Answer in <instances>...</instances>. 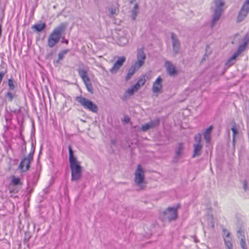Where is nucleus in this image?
<instances>
[{
    "instance_id": "nucleus-7",
    "label": "nucleus",
    "mask_w": 249,
    "mask_h": 249,
    "mask_svg": "<svg viewBox=\"0 0 249 249\" xmlns=\"http://www.w3.org/2000/svg\"><path fill=\"white\" fill-rule=\"evenodd\" d=\"M179 208H180L179 204L173 207H168L163 212L164 219L170 222L176 220L178 217L177 210Z\"/></svg>"
},
{
    "instance_id": "nucleus-11",
    "label": "nucleus",
    "mask_w": 249,
    "mask_h": 249,
    "mask_svg": "<svg viewBox=\"0 0 249 249\" xmlns=\"http://www.w3.org/2000/svg\"><path fill=\"white\" fill-rule=\"evenodd\" d=\"M126 58L125 56L120 57L116 62L114 63L113 66L110 70L112 73H116L119 70L120 67L123 65V63L125 62Z\"/></svg>"
},
{
    "instance_id": "nucleus-34",
    "label": "nucleus",
    "mask_w": 249,
    "mask_h": 249,
    "mask_svg": "<svg viewBox=\"0 0 249 249\" xmlns=\"http://www.w3.org/2000/svg\"><path fill=\"white\" fill-rule=\"evenodd\" d=\"M150 128H152V127L150 123L146 124L142 126L141 130L143 131H146Z\"/></svg>"
},
{
    "instance_id": "nucleus-24",
    "label": "nucleus",
    "mask_w": 249,
    "mask_h": 249,
    "mask_svg": "<svg viewBox=\"0 0 249 249\" xmlns=\"http://www.w3.org/2000/svg\"><path fill=\"white\" fill-rule=\"evenodd\" d=\"M16 85L17 83L16 81L13 78H10L8 80V86L9 90H14Z\"/></svg>"
},
{
    "instance_id": "nucleus-30",
    "label": "nucleus",
    "mask_w": 249,
    "mask_h": 249,
    "mask_svg": "<svg viewBox=\"0 0 249 249\" xmlns=\"http://www.w3.org/2000/svg\"><path fill=\"white\" fill-rule=\"evenodd\" d=\"M240 246L242 249H247L245 237H243L240 238Z\"/></svg>"
},
{
    "instance_id": "nucleus-36",
    "label": "nucleus",
    "mask_w": 249,
    "mask_h": 249,
    "mask_svg": "<svg viewBox=\"0 0 249 249\" xmlns=\"http://www.w3.org/2000/svg\"><path fill=\"white\" fill-rule=\"evenodd\" d=\"M237 236L239 238H241V237H245V235H244V232L243 230H242L241 229H240L238 231H237Z\"/></svg>"
},
{
    "instance_id": "nucleus-14",
    "label": "nucleus",
    "mask_w": 249,
    "mask_h": 249,
    "mask_svg": "<svg viewBox=\"0 0 249 249\" xmlns=\"http://www.w3.org/2000/svg\"><path fill=\"white\" fill-rule=\"evenodd\" d=\"M89 71L88 68H81L79 67L77 69V71L78 72L79 75L82 78L83 81H88V79H89L88 75V71Z\"/></svg>"
},
{
    "instance_id": "nucleus-35",
    "label": "nucleus",
    "mask_w": 249,
    "mask_h": 249,
    "mask_svg": "<svg viewBox=\"0 0 249 249\" xmlns=\"http://www.w3.org/2000/svg\"><path fill=\"white\" fill-rule=\"evenodd\" d=\"M195 141L196 142V143L200 144L201 140V135L200 133L197 134L195 136Z\"/></svg>"
},
{
    "instance_id": "nucleus-41",
    "label": "nucleus",
    "mask_w": 249,
    "mask_h": 249,
    "mask_svg": "<svg viewBox=\"0 0 249 249\" xmlns=\"http://www.w3.org/2000/svg\"><path fill=\"white\" fill-rule=\"evenodd\" d=\"M61 39H62V40H61V42L62 43H65L66 44H68L69 40L68 39H65V37L63 36V35H62V37Z\"/></svg>"
},
{
    "instance_id": "nucleus-37",
    "label": "nucleus",
    "mask_w": 249,
    "mask_h": 249,
    "mask_svg": "<svg viewBox=\"0 0 249 249\" xmlns=\"http://www.w3.org/2000/svg\"><path fill=\"white\" fill-rule=\"evenodd\" d=\"M109 11L111 15L116 14V8L115 7H110L109 8Z\"/></svg>"
},
{
    "instance_id": "nucleus-21",
    "label": "nucleus",
    "mask_w": 249,
    "mask_h": 249,
    "mask_svg": "<svg viewBox=\"0 0 249 249\" xmlns=\"http://www.w3.org/2000/svg\"><path fill=\"white\" fill-rule=\"evenodd\" d=\"M46 27L45 23H40L35 24L32 26V29H35L37 32H41Z\"/></svg>"
},
{
    "instance_id": "nucleus-29",
    "label": "nucleus",
    "mask_w": 249,
    "mask_h": 249,
    "mask_svg": "<svg viewBox=\"0 0 249 249\" xmlns=\"http://www.w3.org/2000/svg\"><path fill=\"white\" fill-rule=\"evenodd\" d=\"M11 184L13 185L16 186L18 185H21L22 183L20 181V178H16L15 177H13L11 180Z\"/></svg>"
},
{
    "instance_id": "nucleus-12",
    "label": "nucleus",
    "mask_w": 249,
    "mask_h": 249,
    "mask_svg": "<svg viewBox=\"0 0 249 249\" xmlns=\"http://www.w3.org/2000/svg\"><path fill=\"white\" fill-rule=\"evenodd\" d=\"M162 79L159 76L154 82L152 87V91L154 93H160L162 89Z\"/></svg>"
},
{
    "instance_id": "nucleus-18",
    "label": "nucleus",
    "mask_w": 249,
    "mask_h": 249,
    "mask_svg": "<svg viewBox=\"0 0 249 249\" xmlns=\"http://www.w3.org/2000/svg\"><path fill=\"white\" fill-rule=\"evenodd\" d=\"M12 90H9L6 92L4 95V98L6 101L9 102H12L13 100L17 98V95L15 92H13Z\"/></svg>"
},
{
    "instance_id": "nucleus-1",
    "label": "nucleus",
    "mask_w": 249,
    "mask_h": 249,
    "mask_svg": "<svg viewBox=\"0 0 249 249\" xmlns=\"http://www.w3.org/2000/svg\"><path fill=\"white\" fill-rule=\"evenodd\" d=\"M70 167L71 170L72 181H78L82 178V167L74 155V152L70 145L68 146Z\"/></svg>"
},
{
    "instance_id": "nucleus-44",
    "label": "nucleus",
    "mask_w": 249,
    "mask_h": 249,
    "mask_svg": "<svg viewBox=\"0 0 249 249\" xmlns=\"http://www.w3.org/2000/svg\"><path fill=\"white\" fill-rule=\"evenodd\" d=\"M35 145L34 144V143L32 142V147H31V152H35Z\"/></svg>"
},
{
    "instance_id": "nucleus-42",
    "label": "nucleus",
    "mask_w": 249,
    "mask_h": 249,
    "mask_svg": "<svg viewBox=\"0 0 249 249\" xmlns=\"http://www.w3.org/2000/svg\"><path fill=\"white\" fill-rule=\"evenodd\" d=\"M30 238V236L29 234H25L24 238V244H26L27 242H28L29 239Z\"/></svg>"
},
{
    "instance_id": "nucleus-2",
    "label": "nucleus",
    "mask_w": 249,
    "mask_h": 249,
    "mask_svg": "<svg viewBox=\"0 0 249 249\" xmlns=\"http://www.w3.org/2000/svg\"><path fill=\"white\" fill-rule=\"evenodd\" d=\"M66 27L67 25L62 23L53 29L48 38L47 45L49 47L52 48L59 42Z\"/></svg>"
},
{
    "instance_id": "nucleus-46",
    "label": "nucleus",
    "mask_w": 249,
    "mask_h": 249,
    "mask_svg": "<svg viewBox=\"0 0 249 249\" xmlns=\"http://www.w3.org/2000/svg\"><path fill=\"white\" fill-rule=\"evenodd\" d=\"M22 151L23 152H24L26 151V145H23L22 147Z\"/></svg>"
},
{
    "instance_id": "nucleus-38",
    "label": "nucleus",
    "mask_w": 249,
    "mask_h": 249,
    "mask_svg": "<svg viewBox=\"0 0 249 249\" xmlns=\"http://www.w3.org/2000/svg\"><path fill=\"white\" fill-rule=\"evenodd\" d=\"M136 91L135 90H134V89H133V87H132L130 89H129L127 90L126 92L128 94H129V95H131L132 94H134V93Z\"/></svg>"
},
{
    "instance_id": "nucleus-16",
    "label": "nucleus",
    "mask_w": 249,
    "mask_h": 249,
    "mask_svg": "<svg viewBox=\"0 0 249 249\" xmlns=\"http://www.w3.org/2000/svg\"><path fill=\"white\" fill-rule=\"evenodd\" d=\"M141 67H139L138 64L135 63L129 69L127 74L126 76V80H128L134 74L135 71L139 69Z\"/></svg>"
},
{
    "instance_id": "nucleus-6",
    "label": "nucleus",
    "mask_w": 249,
    "mask_h": 249,
    "mask_svg": "<svg viewBox=\"0 0 249 249\" xmlns=\"http://www.w3.org/2000/svg\"><path fill=\"white\" fill-rule=\"evenodd\" d=\"M134 182L135 184L142 189V184L144 183V173L140 164L137 166L134 173Z\"/></svg>"
},
{
    "instance_id": "nucleus-19",
    "label": "nucleus",
    "mask_w": 249,
    "mask_h": 249,
    "mask_svg": "<svg viewBox=\"0 0 249 249\" xmlns=\"http://www.w3.org/2000/svg\"><path fill=\"white\" fill-rule=\"evenodd\" d=\"M69 49H66L61 51L60 53H59L58 54V59L56 60H54V64L56 65L57 64H59L60 61L63 60L65 55L66 54L69 52Z\"/></svg>"
},
{
    "instance_id": "nucleus-40",
    "label": "nucleus",
    "mask_w": 249,
    "mask_h": 249,
    "mask_svg": "<svg viewBox=\"0 0 249 249\" xmlns=\"http://www.w3.org/2000/svg\"><path fill=\"white\" fill-rule=\"evenodd\" d=\"M34 152H30V153L28 154V155L27 157H25L26 158L28 159L29 160H31V161L33 160V155H34Z\"/></svg>"
},
{
    "instance_id": "nucleus-22",
    "label": "nucleus",
    "mask_w": 249,
    "mask_h": 249,
    "mask_svg": "<svg viewBox=\"0 0 249 249\" xmlns=\"http://www.w3.org/2000/svg\"><path fill=\"white\" fill-rule=\"evenodd\" d=\"M212 129V126H210L208 128L206 129V131L204 133V137L207 143L210 142L211 141V133Z\"/></svg>"
},
{
    "instance_id": "nucleus-3",
    "label": "nucleus",
    "mask_w": 249,
    "mask_h": 249,
    "mask_svg": "<svg viewBox=\"0 0 249 249\" xmlns=\"http://www.w3.org/2000/svg\"><path fill=\"white\" fill-rule=\"evenodd\" d=\"M213 3L214 8L211 23V28H213L219 20L223 13V7L225 5V2L223 0H214Z\"/></svg>"
},
{
    "instance_id": "nucleus-20",
    "label": "nucleus",
    "mask_w": 249,
    "mask_h": 249,
    "mask_svg": "<svg viewBox=\"0 0 249 249\" xmlns=\"http://www.w3.org/2000/svg\"><path fill=\"white\" fill-rule=\"evenodd\" d=\"M145 75H143L142 77L138 80L137 83L132 87L134 90L137 91L141 86L145 84Z\"/></svg>"
},
{
    "instance_id": "nucleus-45",
    "label": "nucleus",
    "mask_w": 249,
    "mask_h": 249,
    "mask_svg": "<svg viewBox=\"0 0 249 249\" xmlns=\"http://www.w3.org/2000/svg\"><path fill=\"white\" fill-rule=\"evenodd\" d=\"M129 120H130V119H129V117H125L124 118V121H125V122L126 123H128L129 122Z\"/></svg>"
},
{
    "instance_id": "nucleus-39",
    "label": "nucleus",
    "mask_w": 249,
    "mask_h": 249,
    "mask_svg": "<svg viewBox=\"0 0 249 249\" xmlns=\"http://www.w3.org/2000/svg\"><path fill=\"white\" fill-rule=\"evenodd\" d=\"M6 72H7V71H0V81H2L4 76H5Z\"/></svg>"
},
{
    "instance_id": "nucleus-8",
    "label": "nucleus",
    "mask_w": 249,
    "mask_h": 249,
    "mask_svg": "<svg viewBox=\"0 0 249 249\" xmlns=\"http://www.w3.org/2000/svg\"><path fill=\"white\" fill-rule=\"evenodd\" d=\"M249 13V1L246 0L244 2L237 17V22L243 21Z\"/></svg>"
},
{
    "instance_id": "nucleus-4",
    "label": "nucleus",
    "mask_w": 249,
    "mask_h": 249,
    "mask_svg": "<svg viewBox=\"0 0 249 249\" xmlns=\"http://www.w3.org/2000/svg\"><path fill=\"white\" fill-rule=\"evenodd\" d=\"M75 100L84 108L94 113L97 112L98 110L97 106L91 100L81 96L76 97Z\"/></svg>"
},
{
    "instance_id": "nucleus-33",
    "label": "nucleus",
    "mask_w": 249,
    "mask_h": 249,
    "mask_svg": "<svg viewBox=\"0 0 249 249\" xmlns=\"http://www.w3.org/2000/svg\"><path fill=\"white\" fill-rule=\"evenodd\" d=\"M149 123H150L152 128H154V127L159 125V124L160 123V119H157L155 120L151 121Z\"/></svg>"
},
{
    "instance_id": "nucleus-13",
    "label": "nucleus",
    "mask_w": 249,
    "mask_h": 249,
    "mask_svg": "<svg viewBox=\"0 0 249 249\" xmlns=\"http://www.w3.org/2000/svg\"><path fill=\"white\" fill-rule=\"evenodd\" d=\"M31 160L26 158L25 157H24L19 165V168L21 170L22 172H25L27 171L30 168V164L31 162Z\"/></svg>"
},
{
    "instance_id": "nucleus-15",
    "label": "nucleus",
    "mask_w": 249,
    "mask_h": 249,
    "mask_svg": "<svg viewBox=\"0 0 249 249\" xmlns=\"http://www.w3.org/2000/svg\"><path fill=\"white\" fill-rule=\"evenodd\" d=\"M165 66L167 72L170 76H173L177 73L175 67L170 62H166Z\"/></svg>"
},
{
    "instance_id": "nucleus-27",
    "label": "nucleus",
    "mask_w": 249,
    "mask_h": 249,
    "mask_svg": "<svg viewBox=\"0 0 249 249\" xmlns=\"http://www.w3.org/2000/svg\"><path fill=\"white\" fill-rule=\"evenodd\" d=\"M231 238L225 239L224 243L227 249H233Z\"/></svg>"
},
{
    "instance_id": "nucleus-9",
    "label": "nucleus",
    "mask_w": 249,
    "mask_h": 249,
    "mask_svg": "<svg viewBox=\"0 0 249 249\" xmlns=\"http://www.w3.org/2000/svg\"><path fill=\"white\" fill-rule=\"evenodd\" d=\"M143 50V47H142L141 49H138L137 50V61L135 63L138 64L139 67H142L143 65L146 58Z\"/></svg>"
},
{
    "instance_id": "nucleus-5",
    "label": "nucleus",
    "mask_w": 249,
    "mask_h": 249,
    "mask_svg": "<svg viewBox=\"0 0 249 249\" xmlns=\"http://www.w3.org/2000/svg\"><path fill=\"white\" fill-rule=\"evenodd\" d=\"M244 43L240 44L237 51L231 56L226 63V65L229 67L233 65L235 63V61L237 57L243 52L246 49V46L249 42V38L248 35H246L243 38Z\"/></svg>"
},
{
    "instance_id": "nucleus-48",
    "label": "nucleus",
    "mask_w": 249,
    "mask_h": 249,
    "mask_svg": "<svg viewBox=\"0 0 249 249\" xmlns=\"http://www.w3.org/2000/svg\"><path fill=\"white\" fill-rule=\"evenodd\" d=\"M53 54V52L47 54L48 57L51 56Z\"/></svg>"
},
{
    "instance_id": "nucleus-43",
    "label": "nucleus",
    "mask_w": 249,
    "mask_h": 249,
    "mask_svg": "<svg viewBox=\"0 0 249 249\" xmlns=\"http://www.w3.org/2000/svg\"><path fill=\"white\" fill-rule=\"evenodd\" d=\"M243 188L245 191L247 190V182L246 180H244L243 182Z\"/></svg>"
},
{
    "instance_id": "nucleus-10",
    "label": "nucleus",
    "mask_w": 249,
    "mask_h": 249,
    "mask_svg": "<svg viewBox=\"0 0 249 249\" xmlns=\"http://www.w3.org/2000/svg\"><path fill=\"white\" fill-rule=\"evenodd\" d=\"M171 37L172 42V46L174 53H175V54H177V53H178L180 49L179 41L178 39V37L176 36V35L173 33H172L171 34Z\"/></svg>"
},
{
    "instance_id": "nucleus-31",
    "label": "nucleus",
    "mask_w": 249,
    "mask_h": 249,
    "mask_svg": "<svg viewBox=\"0 0 249 249\" xmlns=\"http://www.w3.org/2000/svg\"><path fill=\"white\" fill-rule=\"evenodd\" d=\"M223 232L224 240H225V239L231 238L230 236L231 235L230 232L229 231H228L226 229H223Z\"/></svg>"
},
{
    "instance_id": "nucleus-17",
    "label": "nucleus",
    "mask_w": 249,
    "mask_h": 249,
    "mask_svg": "<svg viewBox=\"0 0 249 249\" xmlns=\"http://www.w3.org/2000/svg\"><path fill=\"white\" fill-rule=\"evenodd\" d=\"M194 153L192 155V158L200 156L201 155V151L202 148V145L199 143L194 144Z\"/></svg>"
},
{
    "instance_id": "nucleus-26",
    "label": "nucleus",
    "mask_w": 249,
    "mask_h": 249,
    "mask_svg": "<svg viewBox=\"0 0 249 249\" xmlns=\"http://www.w3.org/2000/svg\"><path fill=\"white\" fill-rule=\"evenodd\" d=\"M183 149V147L182 143H179L178 144V148L176 152V156L175 158L178 159V157L180 156L182 153V150Z\"/></svg>"
},
{
    "instance_id": "nucleus-23",
    "label": "nucleus",
    "mask_w": 249,
    "mask_h": 249,
    "mask_svg": "<svg viewBox=\"0 0 249 249\" xmlns=\"http://www.w3.org/2000/svg\"><path fill=\"white\" fill-rule=\"evenodd\" d=\"M83 82L85 85L88 91L90 93H93V89L90 79H89L88 81H84Z\"/></svg>"
},
{
    "instance_id": "nucleus-25",
    "label": "nucleus",
    "mask_w": 249,
    "mask_h": 249,
    "mask_svg": "<svg viewBox=\"0 0 249 249\" xmlns=\"http://www.w3.org/2000/svg\"><path fill=\"white\" fill-rule=\"evenodd\" d=\"M138 7V4L136 3L131 10V18L133 20L136 19V17L137 16Z\"/></svg>"
},
{
    "instance_id": "nucleus-28",
    "label": "nucleus",
    "mask_w": 249,
    "mask_h": 249,
    "mask_svg": "<svg viewBox=\"0 0 249 249\" xmlns=\"http://www.w3.org/2000/svg\"><path fill=\"white\" fill-rule=\"evenodd\" d=\"M231 130H232V133H233L232 142H233V145H234L235 135L236 134H237V133H238V131L236 129V127H235V123L232 125V127L231 128Z\"/></svg>"
},
{
    "instance_id": "nucleus-32",
    "label": "nucleus",
    "mask_w": 249,
    "mask_h": 249,
    "mask_svg": "<svg viewBox=\"0 0 249 249\" xmlns=\"http://www.w3.org/2000/svg\"><path fill=\"white\" fill-rule=\"evenodd\" d=\"M119 43L120 45L124 46L127 43L128 40L126 37H122L120 38V39L119 40Z\"/></svg>"
},
{
    "instance_id": "nucleus-47",
    "label": "nucleus",
    "mask_w": 249,
    "mask_h": 249,
    "mask_svg": "<svg viewBox=\"0 0 249 249\" xmlns=\"http://www.w3.org/2000/svg\"><path fill=\"white\" fill-rule=\"evenodd\" d=\"M22 141H23V145L24 146V145H26V141H25V140L23 138H22Z\"/></svg>"
}]
</instances>
